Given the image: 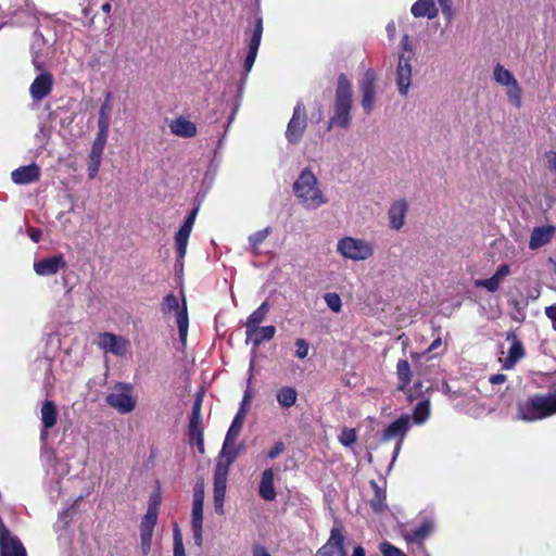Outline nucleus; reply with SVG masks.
<instances>
[{"instance_id": "52", "label": "nucleus", "mask_w": 556, "mask_h": 556, "mask_svg": "<svg viewBox=\"0 0 556 556\" xmlns=\"http://www.w3.org/2000/svg\"><path fill=\"white\" fill-rule=\"evenodd\" d=\"M285 448H286L285 443L282 441H278L268 451L267 457L269 459H275L285 451Z\"/></svg>"}, {"instance_id": "27", "label": "nucleus", "mask_w": 556, "mask_h": 556, "mask_svg": "<svg viewBox=\"0 0 556 556\" xmlns=\"http://www.w3.org/2000/svg\"><path fill=\"white\" fill-rule=\"evenodd\" d=\"M275 472L273 468H267L263 471L261 482L258 485V495L267 502L276 498L277 493L274 485Z\"/></svg>"}, {"instance_id": "10", "label": "nucleus", "mask_w": 556, "mask_h": 556, "mask_svg": "<svg viewBox=\"0 0 556 556\" xmlns=\"http://www.w3.org/2000/svg\"><path fill=\"white\" fill-rule=\"evenodd\" d=\"M0 556H27L21 540L13 535L0 517Z\"/></svg>"}, {"instance_id": "26", "label": "nucleus", "mask_w": 556, "mask_h": 556, "mask_svg": "<svg viewBox=\"0 0 556 556\" xmlns=\"http://www.w3.org/2000/svg\"><path fill=\"white\" fill-rule=\"evenodd\" d=\"M160 501L157 496L153 500L151 497L148 506V510L140 522V534L153 535V530L157 521Z\"/></svg>"}, {"instance_id": "58", "label": "nucleus", "mask_w": 556, "mask_h": 556, "mask_svg": "<svg viewBox=\"0 0 556 556\" xmlns=\"http://www.w3.org/2000/svg\"><path fill=\"white\" fill-rule=\"evenodd\" d=\"M152 536L153 535H151V534H140L141 549L144 555H147L150 552Z\"/></svg>"}, {"instance_id": "24", "label": "nucleus", "mask_w": 556, "mask_h": 556, "mask_svg": "<svg viewBox=\"0 0 556 556\" xmlns=\"http://www.w3.org/2000/svg\"><path fill=\"white\" fill-rule=\"evenodd\" d=\"M555 233V227L552 225L534 227L530 240L529 248L531 250H538L546 244H548Z\"/></svg>"}, {"instance_id": "13", "label": "nucleus", "mask_w": 556, "mask_h": 556, "mask_svg": "<svg viewBox=\"0 0 556 556\" xmlns=\"http://www.w3.org/2000/svg\"><path fill=\"white\" fill-rule=\"evenodd\" d=\"M249 407H250V394L247 392L241 402L240 408L238 409L237 414L235 415L232 422L227 431L224 446L222 450L223 455H226V454L228 455V453L226 452L227 445L232 443L235 440H237L238 435L240 434V431L242 429Z\"/></svg>"}, {"instance_id": "46", "label": "nucleus", "mask_w": 556, "mask_h": 556, "mask_svg": "<svg viewBox=\"0 0 556 556\" xmlns=\"http://www.w3.org/2000/svg\"><path fill=\"white\" fill-rule=\"evenodd\" d=\"M203 397H204L203 392H198L195 394V399L192 404V409H191V414H190L189 418L202 419L201 409H202Z\"/></svg>"}, {"instance_id": "23", "label": "nucleus", "mask_w": 556, "mask_h": 556, "mask_svg": "<svg viewBox=\"0 0 556 556\" xmlns=\"http://www.w3.org/2000/svg\"><path fill=\"white\" fill-rule=\"evenodd\" d=\"M410 56L405 58L404 54L400 55L399 65L396 70V83L399 91L402 96H406L410 86L412 66Z\"/></svg>"}, {"instance_id": "33", "label": "nucleus", "mask_w": 556, "mask_h": 556, "mask_svg": "<svg viewBox=\"0 0 556 556\" xmlns=\"http://www.w3.org/2000/svg\"><path fill=\"white\" fill-rule=\"evenodd\" d=\"M396 375H397V390L406 391L407 387L412 381V369L407 359H399L396 364Z\"/></svg>"}, {"instance_id": "50", "label": "nucleus", "mask_w": 556, "mask_h": 556, "mask_svg": "<svg viewBox=\"0 0 556 556\" xmlns=\"http://www.w3.org/2000/svg\"><path fill=\"white\" fill-rule=\"evenodd\" d=\"M203 506L192 505L191 527H203Z\"/></svg>"}, {"instance_id": "11", "label": "nucleus", "mask_w": 556, "mask_h": 556, "mask_svg": "<svg viewBox=\"0 0 556 556\" xmlns=\"http://www.w3.org/2000/svg\"><path fill=\"white\" fill-rule=\"evenodd\" d=\"M198 212L199 207H193L186 217L181 227L175 233L176 253L177 257L180 260H182L186 256L189 237L192 231Z\"/></svg>"}, {"instance_id": "7", "label": "nucleus", "mask_w": 556, "mask_h": 556, "mask_svg": "<svg viewBox=\"0 0 556 556\" xmlns=\"http://www.w3.org/2000/svg\"><path fill=\"white\" fill-rule=\"evenodd\" d=\"M236 452L229 453L227 456V464L217 463L214 470V504L215 510L223 514L224 501L226 495V484L228 476V467L235 460Z\"/></svg>"}, {"instance_id": "45", "label": "nucleus", "mask_w": 556, "mask_h": 556, "mask_svg": "<svg viewBox=\"0 0 556 556\" xmlns=\"http://www.w3.org/2000/svg\"><path fill=\"white\" fill-rule=\"evenodd\" d=\"M174 556H186L182 539L177 523H175L174 527Z\"/></svg>"}, {"instance_id": "12", "label": "nucleus", "mask_w": 556, "mask_h": 556, "mask_svg": "<svg viewBox=\"0 0 556 556\" xmlns=\"http://www.w3.org/2000/svg\"><path fill=\"white\" fill-rule=\"evenodd\" d=\"M97 344L104 352H110L116 356H124L129 349L127 339L111 332L99 333Z\"/></svg>"}, {"instance_id": "41", "label": "nucleus", "mask_w": 556, "mask_h": 556, "mask_svg": "<svg viewBox=\"0 0 556 556\" xmlns=\"http://www.w3.org/2000/svg\"><path fill=\"white\" fill-rule=\"evenodd\" d=\"M357 440V433L354 428L344 427L339 435V442L343 446H352Z\"/></svg>"}, {"instance_id": "16", "label": "nucleus", "mask_w": 556, "mask_h": 556, "mask_svg": "<svg viewBox=\"0 0 556 556\" xmlns=\"http://www.w3.org/2000/svg\"><path fill=\"white\" fill-rule=\"evenodd\" d=\"M375 86L376 75L372 70H368L365 72L359 87L362 92V106L366 114H369L374 109L376 100Z\"/></svg>"}, {"instance_id": "28", "label": "nucleus", "mask_w": 556, "mask_h": 556, "mask_svg": "<svg viewBox=\"0 0 556 556\" xmlns=\"http://www.w3.org/2000/svg\"><path fill=\"white\" fill-rule=\"evenodd\" d=\"M408 205L405 200H399L394 202L388 212L390 227L394 230H400L405 220Z\"/></svg>"}, {"instance_id": "39", "label": "nucleus", "mask_w": 556, "mask_h": 556, "mask_svg": "<svg viewBox=\"0 0 556 556\" xmlns=\"http://www.w3.org/2000/svg\"><path fill=\"white\" fill-rule=\"evenodd\" d=\"M494 79L502 86H509L517 80L511 72L504 68L501 64H497L494 68Z\"/></svg>"}, {"instance_id": "47", "label": "nucleus", "mask_w": 556, "mask_h": 556, "mask_svg": "<svg viewBox=\"0 0 556 556\" xmlns=\"http://www.w3.org/2000/svg\"><path fill=\"white\" fill-rule=\"evenodd\" d=\"M295 356L300 359H304L308 355L309 344L305 339L299 338L295 340Z\"/></svg>"}, {"instance_id": "4", "label": "nucleus", "mask_w": 556, "mask_h": 556, "mask_svg": "<svg viewBox=\"0 0 556 556\" xmlns=\"http://www.w3.org/2000/svg\"><path fill=\"white\" fill-rule=\"evenodd\" d=\"M132 386L128 382H116L111 393L105 397L106 404L119 414H128L136 407V397L132 396Z\"/></svg>"}, {"instance_id": "36", "label": "nucleus", "mask_w": 556, "mask_h": 556, "mask_svg": "<svg viewBox=\"0 0 556 556\" xmlns=\"http://www.w3.org/2000/svg\"><path fill=\"white\" fill-rule=\"evenodd\" d=\"M370 485L375 491L374 497L370 500V507L375 513H382L387 508V494L376 481H370Z\"/></svg>"}, {"instance_id": "57", "label": "nucleus", "mask_w": 556, "mask_h": 556, "mask_svg": "<svg viewBox=\"0 0 556 556\" xmlns=\"http://www.w3.org/2000/svg\"><path fill=\"white\" fill-rule=\"evenodd\" d=\"M31 63L36 71L42 72L45 67V62L39 53V51H34L31 53Z\"/></svg>"}, {"instance_id": "30", "label": "nucleus", "mask_w": 556, "mask_h": 556, "mask_svg": "<svg viewBox=\"0 0 556 556\" xmlns=\"http://www.w3.org/2000/svg\"><path fill=\"white\" fill-rule=\"evenodd\" d=\"M414 17H427L433 20L438 16V9L434 0H417L410 8Z\"/></svg>"}, {"instance_id": "18", "label": "nucleus", "mask_w": 556, "mask_h": 556, "mask_svg": "<svg viewBox=\"0 0 556 556\" xmlns=\"http://www.w3.org/2000/svg\"><path fill=\"white\" fill-rule=\"evenodd\" d=\"M41 415V430H40V439L46 441L48 438V430L53 428L58 422V408L56 404L51 400H46L40 409Z\"/></svg>"}, {"instance_id": "2", "label": "nucleus", "mask_w": 556, "mask_h": 556, "mask_svg": "<svg viewBox=\"0 0 556 556\" xmlns=\"http://www.w3.org/2000/svg\"><path fill=\"white\" fill-rule=\"evenodd\" d=\"M352 101V85L346 75L342 73L338 76L334 113L328 122L327 130H331L333 127L348 128L350 126Z\"/></svg>"}, {"instance_id": "20", "label": "nucleus", "mask_w": 556, "mask_h": 556, "mask_svg": "<svg viewBox=\"0 0 556 556\" xmlns=\"http://www.w3.org/2000/svg\"><path fill=\"white\" fill-rule=\"evenodd\" d=\"M506 340L510 342V348L504 359L503 368L511 369L525 356V349L522 342L514 331L507 332Z\"/></svg>"}, {"instance_id": "25", "label": "nucleus", "mask_w": 556, "mask_h": 556, "mask_svg": "<svg viewBox=\"0 0 556 556\" xmlns=\"http://www.w3.org/2000/svg\"><path fill=\"white\" fill-rule=\"evenodd\" d=\"M188 439L191 445H195L200 454L205 453L204 427L202 419L189 418Z\"/></svg>"}, {"instance_id": "34", "label": "nucleus", "mask_w": 556, "mask_h": 556, "mask_svg": "<svg viewBox=\"0 0 556 556\" xmlns=\"http://www.w3.org/2000/svg\"><path fill=\"white\" fill-rule=\"evenodd\" d=\"M276 400L282 408L288 409L296 403L298 391L293 387H281L276 392Z\"/></svg>"}, {"instance_id": "62", "label": "nucleus", "mask_w": 556, "mask_h": 556, "mask_svg": "<svg viewBox=\"0 0 556 556\" xmlns=\"http://www.w3.org/2000/svg\"><path fill=\"white\" fill-rule=\"evenodd\" d=\"M547 164L551 170L556 173V152L555 151H548L545 154Z\"/></svg>"}, {"instance_id": "38", "label": "nucleus", "mask_w": 556, "mask_h": 556, "mask_svg": "<svg viewBox=\"0 0 556 556\" xmlns=\"http://www.w3.org/2000/svg\"><path fill=\"white\" fill-rule=\"evenodd\" d=\"M430 415V401L428 399L417 403L413 412V418L416 424L425 422Z\"/></svg>"}, {"instance_id": "42", "label": "nucleus", "mask_w": 556, "mask_h": 556, "mask_svg": "<svg viewBox=\"0 0 556 556\" xmlns=\"http://www.w3.org/2000/svg\"><path fill=\"white\" fill-rule=\"evenodd\" d=\"M111 124V116L99 113L97 138L108 139Z\"/></svg>"}, {"instance_id": "43", "label": "nucleus", "mask_w": 556, "mask_h": 556, "mask_svg": "<svg viewBox=\"0 0 556 556\" xmlns=\"http://www.w3.org/2000/svg\"><path fill=\"white\" fill-rule=\"evenodd\" d=\"M324 299H325L326 304L332 312H334V313L341 312L342 301L338 293H334V292L326 293Z\"/></svg>"}, {"instance_id": "49", "label": "nucleus", "mask_w": 556, "mask_h": 556, "mask_svg": "<svg viewBox=\"0 0 556 556\" xmlns=\"http://www.w3.org/2000/svg\"><path fill=\"white\" fill-rule=\"evenodd\" d=\"M475 285H476V287H482L492 293L496 292L500 288L498 282L494 279L493 276H491L490 278H486V279L476 280Z\"/></svg>"}, {"instance_id": "21", "label": "nucleus", "mask_w": 556, "mask_h": 556, "mask_svg": "<svg viewBox=\"0 0 556 556\" xmlns=\"http://www.w3.org/2000/svg\"><path fill=\"white\" fill-rule=\"evenodd\" d=\"M108 139L97 138L94 139L90 153L88 155V177L93 179L99 172L102 154Z\"/></svg>"}, {"instance_id": "8", "label": "nucleus", "mask_w": 556, "mask_h": 556, "mask_svg": "<svg viewBox=\"0 0 556 556\" xmlns=\"http://www.w3.org/2000/svg\"><path fill=\"white\" fill-rule=\"evenodd\" d=\"M315 556H346L345 530L341 525L331 528L327 542L317 549Z\"/></svg>"}, {"instance_id": "15", "label": "nucleus", "mask_w": 556, "mask_h": 556, "mask_svg": "<svg viewBox=\"0 0 556 556\" xmlns=\"http://www.w3.org/2000/svg\"><path fill=\"white\" fill-rule=\"evenodd\" d=\"M53 83V75L50 72H41L29 87L31 99L36 102H40L47 98L52 91Z\"/></svg>"}, {"instance_id": "35", "label": "nucleus", "mask_w": 556, "mask_h": 556, "mask_svg": "<svg viewBox=\"0 0 556 556\" xmlns=\"http://www.w3.org/2000/svg\"><path fill=\"white\" fill-rule=\"evenodd\" d=\"M269 312V303L264 301L255 311H253L247 321H245V331L260 326L263 323Z\"/></svg>"}, {"instance_id": "53", "label": "nucleus", "mask_w": 556, "mask_h": 556, "mask_svg": "<svg viewBox=\"0 0 556 556\" xmlns=\"http://www.w3.org/2000/svg\"><path fill=\"white\" fill-rule=\"evenodd\" d=\"M510 274V267L508 264H502L498 266L496 271L494 273L493 277L494 279L501 283V281Z\"/></svg>"}, {"instance_id": "54", "label": "nucleus", "mask_w": 556, "mask_h": 556, "mask_svg": "<svg viewBox=\"0 0 556 556\" xmlns=\"http://www.w3.org/2000/svg\"><path fill=\"white\" fill-rule=\"evenodd\" d=\"M510 274V267L508 264H502L498 266L496 271L494 273L493 277L494 279L501 283V281Z\"/></svg>"}, {"instance_id": "19", "label": "nucleus", "mask_w": 556, "mask_h": 556, "mask_svg": "<svg viewBox=\"0 0 556 556\" xmlns=\"http://www.w3.org/2000/svg\"><path fill=\"white\" fill-rule=\"evenodd\" d=\"M262 34H263V20H262V17H258L255 21L254 29H253V33H252V36H251L250 42H249V50H248V53H247V56L244 60V64H243L245 72H250L255 62L257 51H258V48L261 45Z\"/></svg>"}, {"instance_id": "51", "label": "nucleus", "mask_w": 556, "mask_h": 556, "mask_svg": "<svg viewBox=\"0 0 556 556\" xmlns=\"http://www.w3.org/2000/svg\"><path fill=\"white\" fill-rule=\"evenodd\" d=\"M192 505H204V483H203V481H199L194 485Z\"/></svg>"}, {"instance_id": "29", "label": "nucleus", "mask_w": 556, "mask_h": 556, "mask_svg": "<svg viewBox=\"0 0 556 556\" xmlns=\"http://www.w3.org/2000/svg\"><path fill=\"white\" fill-rule=\"evenodd\" d=\"M169 128L172 134L181 138H192L197 135V125L182 116L173 119Z\"/></svg>"}, {"instance_id": "37", "label": "nucleus", "mask_w": 556, "mask_h": 556, "mask_svg": "<svg viewBox=\"0 0 556 556\" xmlns=\"http://www.w3.org/2000/svg\"><path fill=\"white\" fill-rule=\"evenodd\" d=\"M271 233V227H266L262 230H258L251 236H249L248 241L250 244L251 253L254 256H258L261 254L260 245L266 240V238Z\"/></svg>"}, {"instance_id": "63", "label": "nucleus", "mask_w": 556, "mask_h": 556, "mask_svg": "<svg viewBox=\"0 0 556 556\" xmlns=\"http://www.w3.org/2000/svg\"><path fill=\"white\" fill-rule=\"evenodd\" d=\"M506 379H507L506 375H504V374H496V375H492L489 378V381L492 384H500V383H504L506 381Z\"/></svg>"}, {"instance_id": "14", "label": "nucleus", "mask_w": 556, "mask_h": 556, "mask_svg": "<svg viewBox=\"0 0 556 556\" xmlns=\"http://www.w3.org/2000/svg\"><path fill=\"white\" fill-rule=\"evenodd\" d=\"M410 427V417L406 414L401 415L396 420L391 422L382 433V441L399 439L394 454L396 455L401 448L402 442Z\"/></svg>"}, {"instance_id": "59", "label": "nucleus", "mask_w": 556, "mask_h": 556, "mask_svg": "<svg viewBox=\"0 0 556 556\" xmlns=\"http://www.w3.org/2000/svg\"><path fill=\"white\" fill-rule=\"evenodd\" d=\"M545 315L551 320L553 329L556 331V304L545 307Z\"/></svg>"}, {"instance_id": "55", "label": "nucleus", "mask_w": 556, "mask_h": 556, "mask_svg": "<svg viewBox=\"0 0 556 556\" xmlns=\"http://www.w3.org/2000/svg\"><path fill=\"white\" fill-rule=\"evenodd\" d=\"M438 2L442 9L443 15L450 18L453 14V0H438Z\"/></svg>"}, {"instance_id": "64", "label": "nucleus", "mask_w": 556, "mask_h": 556, "mask_svg": "<svg viewBox=\"0 0 556 556\" xmlns=\"http://www.w3.org/2000/svg\"><path fill=\"white\" fill-rule=\"evenodd\" d=\"M351 556H366V551L362 545H357L353 548Z\"/></svg>"}, {"instance_id": "48", "label": "nucleus", "mask_w": 556, "mask_h": 556, "mask_svg": "<svg viewBox=\"0 0 556 556\" xmlns=\"http://www.w3.org/2000/svg\"><path fill=\"white\" fill-rule=\"evenodd\" d=\"M403 392L406 394L407 400L413 402L422 394V382L420 380L415 381L412 388L407 387L406 391Z\"/></svg>"}, {"instance_id": "6", "label": "nucleus", "mask_w": 556, "mask_h": 556, "mask_svg": "<svg viewBox=\"0 0 556 556\" xmlns=\"http://www.w3.org/2000/svg\"><path fill=\"white\" fill-rule=\"evenodd\" d=\"M162 312L164 315L172 313L173 311H177L176 323L178 327L179 338L182 342L186 341L188 334L189 327V317L187 309V302L185 296L182 298V306L179 307V302L177 296L174 293H168L165 295L162 302Z\"/></svg>"}, {"instance_id": "56", "label": "nucleus", "mask_w": 556, "mask_h": 556, "mask_svg": "<svg viewBox=\"0 0 556 556\" xmlns=\"http://www.w3.org/2000/svg\"><path fill=\"white\" fill-rule=\"evenodd\" d=\"M111 99H112V94H111V92H108V93L105 94L104 102H103V103L101 104V106H100V111H99V113H101V114H105V115H110V116H111V113H112Z\"/></svg>"}, {"instance_id": "1", "label": "nucleus", "mask_w": 556, "mask_h": 556, "mask_svg": "<svg viewBox=\"0 0 556 556\" xmlns=\"http://www.w3.org/2000/svg\"><path fill=\"white\" fill-rule=\"evenodd\" d=\"M556 415V389L545 393H534L516 404V419L535 422Z\"/></svg>"}, {"instance_id": "44", "label": "nucleus", "mask_w": 556, "mask_h": 556, "mask_svg": "<svg viewBox=\"0 0 556 556\" xmlns=\"http://www.w3.org/2000/svg\"><path fill=\"white\" fill-rule=\"evenodd\" d=\"M379 549L383 556H407L402 549L388 541L382 542L379 545Z\"/></svg>"}, {"instance_id": "31", "label": "nucleus", "mask_w": 556, "mask_h": 556, "mask_svg": "<svg viewBox=\"0 0 556 556\" xmlns=\"http://www.w3.org/2000/svg\"><path fill=\"white\" fill-rule=\"evenodd\" d=\"M248 339H250L254 346H258L264 341L271 340L276 334V327L273 325L255 327L245 331Z\"/></svg>"}, {"instance_id": "22", "label": "nucleus", "mask_w": 556, "mask_h": 556, "mask_svg": "<svg viewBox=\"0 0 556 556\" xmlns=\"http://www.w3.org/2000/svg\"><path fill=\"white\" fill-rule=\"evenodd\" d=\"M11 178L16 185H29L40 178V167L36 163L21 166L11 173Z\"/></svg>"}, {"instance_id": "40", "label": "nucleus", "mask_w": 556, "mask_h": 556, "mask_svg": "<svg viewBox=\"0 0 556 556\" xmlns=\"http://www.w3.org/2000/svg\"><path fill=\"white\" fill-rule=\"evenodd\" d=\"M507 87V98L509 103H511L515 108L519 109L521 106V94L522 90L519 86L518 81H514L511 85Z\"/></svg>"}, {"instance_id": "61", "label": "nucleus", "mask_w": 556, "mask_h": 556, "mask_svg": "<svg viewBox=\"0 0 556 556\" xmlns=\"http://www.w3.org/2000/svg\"><path fill=\"white\" fill-rule=\"evenodd\" d=\"M192 529V533H193V539H194V543L195 545L198 546H201L202 545V533H203V527H191Z\"/></svg>"}, {"instance_id": "60", "label": "nucleus", "mask_w": 556, "mask_h": 556, "mask_svg": "<svg viewBox=\"0 0 556 556\" xmlns=\"http://www.w3.org/2000/svg\"><path fill=\"white\" fill-rule=\"evenodd\" d=\"M27 233L31 241L35 243H38L41 240L42 231L40 228L29 227Z\"/></svg>"}, {"instance_id": "32", "label": "nucleus", "mask_w": 556, "mask_h": 556, "mask_svg": "<svg viewBox=\"0 0 556 556\" xmlns=\"http://www.w3.org/2000/svg\"><path fill=\"white\" fill-rule=\"evenodd\" d=\"M433 530V523L430 520H425L419 527L407 530L404 538L409 543H421L427 539Z\"/></svg>"}, {"instance_id": "17", "label": "nucleus", "mask_w": 556, "mask_h": 556, "mask_svg": "<svg viewBox=\"0 0 556 556\" xmlns=\"http://www.w3.org/2000/svg\"><path fill=\"white\" fill-rule=\"evenodd\" d=\"M67 264L62 254L46 257L34 263V270L39 276H52L66 268Z\"/></svg>"}, {"instance_id": "3", "label": "nucleus", "mask_w": 556, "mask_h": 556, "mask_svg": "<svg viewBox=\"0 0 556 556\" xmlns=\"http://www.w3.org/2000/svg\"><path fill=\"white\" fill-rule=\"evenodd\" d=\"M293 191L299 202L308 210H315L328 202L313 172L306 167L293 184Z\"/></svg>"}, {"instance_id": "5", "label": "nucleus", "mask_w": 556, "mask_h": 556, "mask_svg": "<svg viewBox=\"0 0 556 556\" xmlns=\"http://www.w3.org/2000/svg\"><path fill=\"white\" fill-rule=\"evenodd\" d=\"M337 248L342 256L353 261H365L374 255L371 243L353 237L340 239Z\"/></svg>"}, {"instance_id": "9", "label": "nucleus", "mask_w": 556, "mask_h": 556, "mask_svg": "<svg viewBox=\"0 0 556 556\" xmlns=\"http://www.w3.org/2000/svg\"><path fill=\"white\" fill-rule=\"evenodd\" d=\"M306 110L302 101H299L293 109V114L288 123L286 138L289 143L296 144L300 142L306 129Z\"/></svg>"}]
</instances>
